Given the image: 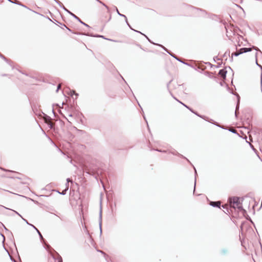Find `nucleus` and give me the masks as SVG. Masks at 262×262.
Returning a JSON list of instances; mask_svg holds the SVG:
<instances>
[{
    "mask_svg": "<svg viewBox=\"0 0 262 262\" xmlns=\"http://www.w3.org/2000/svg\"><path fill=\"white\" fill-rule=\"evenodd\" d=\"M253 49L255 50V52L253 54V56L256 57L257 55L258 49L256 47H253L252 48H241L238 50H237L235 52L233 53L232 54V57L234 55L235 56H237L239 55L243 54L244 53H246L247 52L252 51Z\"/></svg>",
    "mask_w": 262,
    "mask_h": 262,
    "instance_id": "f257e3e1",
    "label": "nucleus"
},
{
    "mask_svg": "<svg viewBox=\"0 0 262 262\" xmlns=\"http://www.w3.org/2000/svg\"><path fill=\"white\" fill-rule=\"evenodd\" d=\"M228 203L229 204L230 207L234 209H240L242 207L239 199L236 196L229 198Z\"/></svg>",
    "mask_w": 262,
    "mask_h": 262,
    "instance_id": "f03ea898",
    "label": "nucleus"
},
{
    "mask_svg": "<svg viewBox=\"0 0 262 262\" xmlns=\"http://www.w3.org/2000/svg\"><path fill=\"white\" fill-rule=\"evenodd\" d=\"M227 35L229 37H232V35H235L237 32V29L234 27L233 25H230L226 28Z\"/></svg>",
    "mask_w": 262,
    "mask_h": 262,
    "instance_id": "7ed1b4c3",
    "label": "nucleus"
},
{
    "mask_svg": "<svg viewBox=\"0 0 262 262\" xmlns=\"http://www.w3.org/2000/svg\"><path fill=\"white\" fill-rule=\"evenodd\" d=\"M219 75L223 79H225L226 75V71L224 70H221L219 73Z\"/></svg>",
    "mask_w": 262,
    "mask_h": 262,
    "instance_id": "20e7f679",
    "label": "nucleus"
},
{
    "mask_svg": "<svg viewBox=\"0 0 262 262\" xmlns=\"http://www.w3.org/2000/svg\"><path fill=\"white\" fill-rule=\"evenodd\" d=\"M210 205L213 206V207H220L221 205V202L217 201V202H211L210 203Z\"/></svg>",
    "mask_w": 262,
    "mask_h": 262,
    "instance_id": "39448f33",
    "label": "nucleus"
},
{
    "mask_svg": "<svg viewBox=\"0 0 262 262\" xmlns=\"http://www.w3.org/2000/svg\"><path fill=\"white\" fill-rule=\"evenodd\" d=\"M111 15L109 13V12L108 11H107L106 12V17H105V19H104V21H105L106 22H107L111 19Z\"/></svg>",
    "mask_w": 262,
    "mask_h": 262,
    "instance_id": "423d86ee",
    "label": "nucleus"
},
{
    "mask_svg": "<svg viewBox=\"0 0 262 262\" xmlns=\"http://www.w3.org/2000/svg\"><path fill=\"white\" fill-rule=\"evenodd\" d=\"M220 253L222 255H226L228 253V251L227 249H223L221 251Z\"/></svg>",
    "mask_w": 262,
    "mask_h": 262,
    "instance_id": "0eeeda50",
    "label": "nucleus"
},
{
    "mask_svg": "<svg viewBox=\"0 0 262 262\" xmlns=\"http://www.w3.org/2000/svg\"><path fill=\"white\" fill-rule=\"evenodd\" d=\"M49 252L51 254V255L53 257V258H55V255L57 254L58 255V254L56 253H53L50 250H49Z\"/></svg>",
    "mask_w": 262,
    "mask_h": 262,
    "instance_id": "6e6552de",
    "label": "nucleus"
},
{
    "mask_svg": "<svg viewBox=\"0 0 262 262\" xmlns=\"http://www.w3.org/2000/svg\"><path fill=\"white\" fill-rule=\"evenodd\" d=\"M58 262H62V258L60 256L58 255Z\"/></svg>",
    "mask_w": 262,
    "mask_h": 262,
    "instance_id": "1a4fd4ad",
    "label": "nucleus"
},
{
    "mask_svg": "<svg viewBox=\"0 0 262 262\" xmlns=\"http://www.w3.org/2000/svg\"><path fill=\"white\" fill-rule=\"evenodd\" d=\"M222 207L224 208H228V204H225L224 205H223Z\"/></svg>",
    "mask_w": 262,
    "mask_h": 262,
    "instance_id": "9d476101",
    "label": "nucleus"
},
{
    "mask_svg": "<svg viewBox=\"0 0 262 262\" xmlns=\"http://www.w3.org/2000/svg\"><path fill=\"white\" fill-rule=\"evenodd\" d=\"M60 87H61V84H59L58 86H57V90H58L59 89H60Z\"/></svg>",
    "mask_w": 262,
    "mask_h": 262,
    "instance_id": "9b49d317",
    "label": "nucleus"
},
{
    "mask_svg": "<svg viewBox=\"0 0 262 262\" xmlns=\"http://www.w3.org/2000/svg\"><path fill=\"white\" fill-rule=\"evenodd\" d=\"M99 252H100L101 253H102V254L104 255H105V254L103 251H99Z\"/></svg>",
    "mask_w": 262,
    "mask_h": 262,
    "instance_id": "f8f14e48",
    "label": "nucleus"
},
{
    "mask_svg": "<svg viewBox=\"0 0 262 262\" xmlns=\"http://www.w3.org/2000/svg\"><path fill=\"white\" fill-rule=\"evenodd\" d=\"M227 212H228V213H230V212H229V211L228 210H227Z\"/></svg>",
    "mask_w": 262,
    "mask_h": 262,
    "instance_id": "ddd939ff",
    "label": "nucleus"
}]
</instances>
